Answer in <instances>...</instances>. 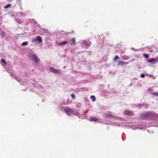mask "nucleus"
<instances>
[{"label":"nucleus","instance_id":"obj_13","mask_svg":"<svg viewBox=\"0 0 158 158\" xmlns=\"http://www.w3.org/2000/svg\"><path fill=\"white\" fill-rule=\"evenodd\" d=\"M70 44H73L75 45V39L74 38H73L71 39L70 41Z\"/></svg>","mask_w":158,"mask_h":158},{"label":"nucleus","instance_id":"obj_35","mask_svg":"<svg viewBox=\"0 0 158 158\" xmlns=\"http://www.w3.org/2000/svg\"><path fill=\"white\" fill-rule=\"evenodd\" d=\"M21 1V0H17V1L18 2H20Z\"/></svg>","mask_w":158,"mask_h":158},{"label":"nucleus","instance_id":"obj_27","mask_svg":"<svg viewBox=\"0 0 158 158\" xmlns=\"http://www.w3.org/2000/svg\"><path fill=\"white\" fill-rule=\"evenodd\" d=\"M71 97L73 98V99H75V95H74V94H71Z\"/></svg>","mask_w":158,"mask_h":158},{"label":"nucleus","instance_id":"obj_17","mask_svg":"<svg viewBox=\"0 0 158 158\" xmlns=\"http://www.w3.org/2000/svg\"><path fill=\"white\" fill-rule=\"evenodd\" d=\"M108 124H111V125H113V124H115L116 126H120V124H119L118 123H112L111 121H110L109 120L108 121V122L107 123Z\"/></svg>","mask_w":158,"mask_h":158},{"label":"nucleus","instance_id":"obj_25","mask_svg":"<svg viewBox=\"0 0 158 158\" xmlns=\"http://www.w3.org/2000/svg\"><path fill=\"white\" fill-rule=\"evenodd\" d=\"M152 94L155 96H158V93L156 92H154V93H152Z\"/></svg>","mask_w":158,"mask_h":158},{"label":"nucleus","instance_id":"obj_6","mask_svg":"<svg viewBox=\"0 0 158 158\" xmlns=\"http://www.w3.org/2000/svg\"><path fill=\"white\" fill-rule=\"evenodd\" d=\"M42 39L40 36H37L35 39H33L32 41V43L36 44H40L42 42Z\"/></svg>","mask_w":158,"mask_h":158},{"label":"nucleus","instance_id":"obj_7","mask_svg":"<svg viewBox=\"0 0 158 158\" xmlns=\"http://www.w3.org/2000/svg\"><path fill=\"white\" fill-rule=\"evenodd\" d=\"M31 59L35 63H37L40 60L36 55L35 54H31L30 56Z\"/></svg>","mask_w":158,"mask_h":158},{"label":"nucleus","instance_id":"obj_16","mask_svg":"<svg viewBox=\"0 0 158 158\" xmlns=\"http://www.w3.org/2000/svg\"><path fill=\"white\" fill-rule=\"evenodd\" d=\"M16 15L18 16H21L23 17L25 15V14L21 12H19L16 13Z\"/></svg>","mask_w":158,"mask_h":158},{"label":"nucleus","instance_id":"obj_24","mask_svg":"<svg viewBox=\"0 0 158 158\" xmlns=\"http://www.w3.org/2000/svg\"><path fill=\"white\" fill-rule=\"evenodd\" d=\"M119 57L118 56H116L114 59V60L115 61H116L117 60L119 59Z\"/></svg>","mask_w":158,"mask_h":158},{"label":"nucleus","instance_id":"obj_8","mask_svg":"<svg viewBox=\"0 0 158 158\" xmlns=\"http://www.w3.org/2000/svg\"><path fill=\"white\" fill-rule=\"evenodd\" d=\"M49 70L50 72H52L55 74H60L61 73V71H60L58 69H56L53 67H50L49 68Z\"/></svg>","mask_w":158,"mask_h":158},{"label":"nucleus","instance_id":"obj_11","mask_svg":"<svg viewBox=\"0 0 158 158\" xmlns=\"http://www.w3.org/2000/svg\"><path fill=\"white\" fill-rule=\"evenodd\" d=\"M68 43V42L67 41H64V42H56V44L58 45L62 46L64 45H65Z\"/></svg>","mask_w":158,"mask_h":158},{"label":"nucleus","instance_id":"obj_32","mask_svg":"<svg viewBox=\"0 0 158 158\" xmlns=\"http://www.w3.org/2000/svg\"><path fill=\"white\" fill-rule=\"evenodd\" d=\"M131 49L134 51H139V50L138 49H135L134 48H131Z\"/></svg>","mask_w":158,"mask_h":158},{"label":"nucleus","instance_id":"obj_10","mask_svg":"<svg viewBox=\"0 0 158 158\" xmlns=\"http://www.w3.org/2000/svg\"><path fill=\"white\" fill-rule=\"evenodd\" d=\"M128 126H129V127L131 126V127L133 129V130H135L136 129H143V127H142V126H141L139 125H136L135 127H132V126H131V125H128Z\"/></svg>","mask_w":158,"mask_h":158},{"label":"nucleus","instance_id":"obj_33","mask_svg":"<svg viewBox=\"0 0 158 158\" xmlns=\"http://www.w3.org/2000/svg\"><path fill=\"white\" fill-rule=\"evenodd\" d=\"M1 33H2V35L3 36H4L5 33H4V32L3 31H2Z\"/></svg>","mask_w":158,"mask_h":158},{"label":"nucleus","instance_id":"obj_34","mask_svg":"<svg viewBox=\"0 0 158 158\" xmlns=\"http://www.w3.org/2000/svg\"><path fill=\"white\" fill-rule=\"evenodd\" d=\"M134 59H131L130 61H129V62H130V61H133L134 60Z\"/></svg>","mask_w":158,"mask_h":158},{"label":"nucleus","instance_id":"obj_30","mask_svg":"<svg viewBox=\"0 0 158 158\" xmlns=\"http://www.w3.org/2000/svg\"><path fill=\"white\" fill-rule=\"evenodd\" d=\"M128 62H123V64L127 65L128 64Z\"/></svg>","mask_w":158,"mask_h":158},{"label":"nucleus","instance_id":"obj_1","mask_svg":"<svg viewBox=\"0 0 158 158\" xmlns=\"http://www.w3.org/2000/svg\"><path fill=\"white\" fill-rule=\"evenodd\" d=\"M6 70L10 74V75L12 77H14L15 79L19 82L20 83L21 85L25 86H29V90L31 92H35L36 93L38 94H39L38 90H39L40 91L43 92L45 91L47 89L45 88H44L42 86L38 84V83L36 84L35 81L34 80H31L30 81H28L27 80L21 81L20 78L16 76L11 72V70L9 68H7Z\"/></svg>","mask_w":158,"mask_h":158},{"label":"nucleus","instance_id":"obj_14","mask_svg":"<svg viewBox=\"0 0 158 158\" xmlns=\"http://www.w3.org/2000/svg\"><path fill=\"white\" fill-rule=\"evenodd\" d=\"M98 119V118L92 116H91L89 118V120L92 121H97Z\"/></svg>","mask_w":158,"mask_h":158},{"label":"nucleus","instance_id":"obj_3","mask_svg":"<svg viewBox=\"0 0 158 158\" xmlns=\"http://www.w3.org/2000/svg\"><path fill=\"white\" fill-rule=\"evenodd\" d=\"M79 43L82 48H87L91 44V43L88 40H80Z\"/></svg>","mask_w":158,"mask_h":158},{"label":"nucleus","instance_id":"obj_29","mask_svg":"<svg viewBox=\"0 0 158 158\" xmlns=\"http://www.w3.org/2000/svg\"><path fill=\"white\" fill-rule=\"evenodd\" d=\"M144 55L145 56V57L146 59L148 58L149 57V55L147 54H145Z\"/></svg>","mask_w":158,"mask_h":158},{"label":"nucleus","instance_id":"obj_12","mask_svg":"<svg viewBox=\"0 0 158 158\" xmlns=\"http://www.w3.org/2000/svg\"><path fill=\"white\" fill-rule=\"evenodd\" d=\"M124 114L127 115H132L133 114V112L132 111L129 110H126L124 112Z\"/></svg>","mask_w":158,"mask_h":158},{"label":"nucleus","instance_id":"obj_23","mask_svg":"<svg viewBox=\"0 0 158 158\" xmlns=\"http://www.w3.org/2000/svg\"><path fill=\"white\" fill-rule=\"evenodd\" d=\"M81 106V103H78L77 104H76V107L77 108L80 107Z\"/></svg>","mask_w":158,"mask_h":158},{"label":"nucleus","instance_id":"obj_20","mask_svg":"<svg viewBox=\"0 0 158 158\" xmlns=\"http://www.w3.org/2000/svg\"><path fill=\"white\" fill-rule=\"evenodd\" d=\"M28 44V42H25L21 44V45L22 46H25L27 45Z\"/></svg>","mask_w":158,"mask_h":158},{"label":"nucleus","instance_id":"obj_31","mask_svg":"<svg viewBox=\"0 0 158 158\" xmlns=\"http://www.w3.org/2000/svg\"><path fill=\"white\" fill-rule=\"evenodd\" d=\"M110 73L112 74H115V72H112V71H110L109 72Z\"/></svg>","mask_w":158,"mask_h":158},{"label":"nucleus","instance_id":"obj_38","mask_svg":"<svg viewBox=\"0 0 158 158\" xmlns=\"http://www.w3.org/2000/svg\"><path fill=\"white\" fill-rule=\"evenodd\" d=\"M139 105V106L140 107H141V106H140V104H139V105Z\"/></svg>","mask_w":158,"mask_h":158},{"label":"nucleus","instance_id":"obj_28","mask_svg":"<svg viewBox=\"0 0 158 158\" xmlns=\"http://www.w3.org/2000/svg\"><path fill=\"white\" fill-rule=\"evenodd\" d=\"M145 75L143 73L141 74L140 77L142 78H144L145 77Z\"/></svg>","mask_w":158,"mask_h":158},{"label":"nucleus","instance_id":"obj_9","mask_svg":"<svg viewBox=\"0 0 158 158\" xmlns=\"http://www.w3.org/2000/svg\"><path fill=\"white\" fill-rule=\"evenodd\" d=\"M148 61L152 64H155L156 63L158 62V57L152 59H149L147 60Z\"/></svg>","mask_w":158,"mask_h":158},{"label":"nucleus","instance_id":"obj_40","mask_svg":"<svg viewBox=\"0 0 158 158\" xmlns=\"http://www.w3.org/2000/svg\"><path fill=\"white\" fill-rule=\"evenodd\" d=\"M14 16V15H11V16Z\"/></svg>","mask_w":158,"mask_h":158},{"label":"nucleus","instance_id":"obj_5","mask_svg":"<svg viewBox=\"0 0 158 158\" xmlns=\"http://www.w3.org/2000/svg\"><path fill=\"white\" fill-rule=\"evenodd\" d=\"M153 115V114L151 112H146L144 113L140 114L141 118H145L147 117H151Z\"/></svg>","mask_w":158,"mask_h":158},{"label":"nucleus","instance_id":"obj_4","mask_svg":"<svg viewBox=\"0 0 158 158\" xmlns=\"http://www.w3.org/2000/svg\"><path fill=\"white\" fill-rule=\"evenodd\" d=\"M103 117L109 118H114L116 119H120V118L118 117L115 116L111 112H108L105 113L103 114Z\"/></svg>","mask_w":158,"mask_h":158},{"label":"nucleus","instance_id":"obj_39","mask_svg":"<svg viewBox=\"0 0 158 158\" xmlns=\"http://www.w3.org/2000/svg\"><path fill=\"white\" fill-rule=\"evenodd\" d=\"M132 85V83H131V84H130V86H131Z\"/></svg>","mask_w":158,"mask_h":158},{"label":"nucleus","instance_id":"obj_22","mask_svg":"<svg viewBox=\"0 0 158 158\" xmlns=\"http://www.w3.org/2000/svg\"><path fill=\"white\" fill-rule=\"evenodd\" d=\"M29 20H30L31 22L34 24H36L37 23V22H36V21L34 19H29Z\"/></svg>","mask_w":158,"mask_h":158},{"label":"nucleus","instance_id":"obj_36","mask_svg":"<svg viewBox=\"0 0 158 158\" xmlns=\"http://www.w3.org/2000/svg\"><path fill=\"white\" fill-rule=\"evenodd\" d=\"M87 111H88V110H87V111H86L85 112H84V114H86L87 113Z\"/></svg>","mask_w":158,"mask_h":158},{"label":"nucleus","instance_id":"obj_26","mask_svg":"<svg viewBox=\"0 0 158 158\" xmlns=\"http://www.w3.org/2000/svg\"><path fill=\"white\" fill-rule=\"evenodd\" d=\"M123 62H122L121 61H119L118 62V65H120L121 64H122V66H123Z\"/></svg>","mask_w":158,"mask_h":158},{"label":"nucleus","instance_id":"obj_2","mask_svg":"<svg viewBox=\"0 0 158 158\" xmlns=\"http://www.w3.org/2000/svg\"><path fill=\"white\" fill-rule=\"evenodd\" d=\"M62 110H64L66 114L68 116H71L74 115L77 116L79 118H81L80 114L76 110L72 109L67 106L63 107Z\"/></svg>","mask_w":158,"mask_h":158},{"label":"nucleus","instance_id":"obj_37","mask_svg":"<svg viewBox=\"0 0 158 158\" xmlns=\"http://www.w3.org/2000/svg\"><path fill=\"white\" fill-rule=\"evenodd\" d=\"M150 90H151V89H148V91L150 92Z\"/></svg>","mask_w":158,"mask_h":158},{"label":"nucleus","instance_id":"obj_21","mask_svg":"<svg viewBox=\"0 0 158 158\" xmlns=\"http://www.w3.org/2000/svg\"><path fill=\"white\" fill-rule=\"evenodd\" d=\"M90 98L92 99V101L93 102L95 101L96 100L95 97L94 95L91 96L90 97Z\"/></svg>","mask_w":158,"mask_h":158},{"label":"nucleus","instance_id":"obj_15","mask_svg":"<svg viewBox=\"0 0 158 158\" xmlns=\"http://www.w3.org/2000/svg\"><path fill=\"white\" fill-rule=\"evenodd\" d=\"M130 57L129 56H127L126 55L122 56V58L124 60H127L129 59Z\"/></svg>","mask_w":158,"mask_h":158},{"label":"nucleus","instance_id":"obj_18","mask_svg":"<svg viewBox=\"0 0 158 158\" xmlns=\"http://www.w3.org/2000/svg\"><path fill=\"white\" fill-rule=\"evenodd\" d=\"M1 62L2 64V65H4L5 66L6 65L7 63L4 59H2L1 60Z\"/></svg>","mask_w":158,"mask_h":158},{"label":"nucleus","instance_id":"obj_19","mask_svg":"<svg viewBox=\"0 0 158 158\" xmlns=\"http://www.w3.org/2000/svg\"><path fill=\"white\" fill-rule=\"evenodd\" d=\"M11 6L10 4H8L7 5L4 6V8L5 9H7L8 8H10Z\"/></svg>","mask_w":158,"mask_h":158}]
</instances>
